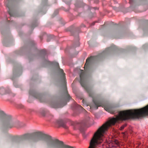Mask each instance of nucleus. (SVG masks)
Returning a JSON list of instances; mask_svg holds the SVG:
<instances>
[{"label": "nucleus", "instance_id": "1", "mask_svg": "<svg viewBox=\"0 0 148 148\" xmlns=\"http://www.w3.org/2000/svg\"><path fill=\"white\" fill-rule=\"evenodd\" d=\"M92 101L95 104V108L96 109H98L99 106H103L104 107V109L106 111L112 114L115 113L116 111L115 108L112 105L104 106L102 101L98 100L93 97L92 98Z\"/></svg>", "mask_w": 148, "mask_h": 148}, {"label": "nucleus", "instance_id": "11", "mask_svg": "<svg viewBox=\"0 0 148 148\" xmlns=\"http://www.w3.org/2000/svg\"><path fill=\"white\" fill-rule=\"evenodd\" d=\"M95 15V12H90L89 14V17L90 18H91L94 16Z\"/></svg>", "mask_w": 148, "mask_h": 148}, {"label": "nucleus", "instance_id": "12", "mask_svg": "<svg viewBox=\"0 0 148 148\" xmlns=\"http://www.w3.org/2000/svg\"><path fill=\"white\" fill-rule=\"evenodd\" d=\"M7 6L9 8V10L8 11V12L9 14H10V15L11 16H12V15H13L12 12L11 11H10V7H9V6L8 5H7Z\"/></svg>", "mask_w": 148, "mask_h": 148}, {"label": "nucleus", "instance_id": "20", "mask_svg": "<svg viewBox=\"0 0 148 148\" xmlns=\"http://www.w3.org/2000/svg\"><path fill=\"white\" fill-rule=\"evenodd\" d=\"M95 22H94V23H92V25H94V24H95Z\"/></svg>", "mask_w": 148, "mask_h": 148}, {"label": "nucleus", "instance_id": "28", "mask_svg": "<svg viewBox=\"0 0 148 148\" xmlns=\"http://www.w3.org/2000/svg\"><path fill=\"white\" fill-rule=\"evenodd\" d=\"M1 33H2V31H1Z\"/></svg>", "mask_w": 148, "mask_h": 148}, {"label": "nucleus", "instance_id": "18", "mask_svg": "<svg viewBox=\"0 0 148 148\" xmlns=\"http://www.w3.org/2000/svg\"><path fill=\"white\" fill-rule=\"evenodd\" d=\"M23 107L24 106H23V105H20V108H23Z\"/></svg>", "mask_w": 148, "mask_h": 148}, {"label": "nucleus", "instance_id": "21", "mask_svg": "<svg viewBox=\"0 0 148 148\" xmlns=\"http://www.w3.org/2000/svg\"><path fill=\"white\" fill-rule=\"evenodd\" d=\"M110 49V48H107L106 49H107L108 50H109Z\"/></svg>", "mask_w": 148, "mask_h": 148}, {"label": "nucleus", "instance_id": "19", "mask_svg": "<svg viewBox=\"0 0 148 148\" xmlns=\"http://www.w3.org/2000/svg\"><path fill=\"white\" fill-rule=\"evenodd\" d=\"M134 1V0H130V3H131V2H132Z\"/></svg>", "mask_w": 148, "mask_h": 148}, {"label": "nucleus", "instance_id": "10", "mask_svg": "<svg viewBox=\"0 0 148 148\" xmlns=\"http://www.w3.org/2000/svg\"><path fill=\"white\" fill-rule=\"evenodd\" d=\"M6 93V90L5 89L3 88H0V94L3 95Z\"/></svg>", "mask_w": 148, "mask_h": 148}, {"label": "nucleus", "instance_id": "23", "mask_svg": "<svg viewBox=\"0 0 148 148\" xmlns=\"http://www.w3.org/2000/svg\"><path fill=\"white\" fill-rule=\"evenodd\" d=\"M82 26L83 27H85V25H82Z\"/></svg>", "mask_w": 148, "mask_h": 148}, {"label": "nucleus", "instance_id": "27", "mask_svg": "<svg viewBox=\"0 0 148 148\" xmlns=\"http://www.w3.org/2000/svg\"><path fill=\"white\" fill-rule=\"evenodd\" d=\"M79 46V45L78 44V46Z\"/></svg>", "mask_w": 148, "mask_h": 148}, {"label": "nucleus", "instance_id": "16", "mask_svg": "<svg viewBox=\"0 0 148 148\" xmlns=\"http://www.w3.org/2000/svg\"><path fill=\"white\" fill-rule=\"evenodd\" d=\"M83 136L84 138H85L86 137V135L85 133L83 134Z\"/></svg>", "mask_w": 148, "mask_h": 148}, {"label": "nucleus", "instance_id": "8", "mask_svg": "<svg viewBox=\"0 0 148 148\" xmlns=\"http://www.w3.org/2000/svg\"><path fill=\"white\" fill-rule=\"evenodd\" d=\"M94 57H90L88 58L86 60V62L85 63L84 67V68L85 70L88 67L90 62L92 58Z\"/></svg>", "mask_w": 148, "mask_h": 148}, {"label": "nucleus", "instance_id": "22", "mask_svg": "<svg viewBox=\"0 0 148 148\" xmlns=\"http://www.w3.org/2000/svg\"><path fill=\"white\" fill-rule=\"evenodd\" d=\"M40 39L42 40V38L41 37H40Z\"/></svg>", "mask_w": 148, "mask_h": 148}, {"label": "nucleus", "instance_id": "17", "mask_svg": "<svg viewBox=\"0 0 148 148\" xmlns=\"http://www.w3.org/2000/svg\"><path fill=\"white\" fill-rule=\"evenodd\" d=\"M79 108L81 109H83V108L80 106L78 105Z\"/></svg>", "mask_w": 148, "mask_h": 148}, {"label": "nucleus", "instance_id": "3", "mask_svg": "<svg viewBox=\"0 0 148 148\" xmlns=\"http://www.w3.org/2000/svg\"><path fill=\"white\" fill-rule=\"evenodd\" d=\"M80 82L82 86L84 88L87 92L89 93V96L91 97H92V95L90 92V91L88 88L86 86L84 81V73L82 72L80 75Z\"/></svg>", "mask_w": 148, "mask_h": 148}, {"label": "nucleus", "instance_id": "6", "mask_svg": "<svg viewBox=\"0 0 148 148\" xmlns=\"http://www.w3.org/2000/svg\"><path fill=\"white\" fill-rule=\"evenodd\" d=\"M63 92L65 98L68 100V101L71 99V97L69 95L68 93L67 90V88L66 86H64L63 88Z\"/></svg>", "mask_w": 148, "mask_h": 148}, {"label": "nucleus", "instance_id": "25", "mask_svg": "<svg viewBox=\"0 0 148 148\" xmlns=\"http://www.w3.org/2000/svg\"><path fill=\"white\" fill-rule=\"evenodd\" d=\"M42 115L43 116H45V114H42Z\"/></svg>", "mask_w": 148, "mask_h": 148}, {"label": "nucleus", "instance_id": "26", "mask_svg": "<svg viewBox=\"0 0 148 148\" xmlns=\"http://www.w3.org/2000/svg\"><path fill=\"white\" fill-rule=\"evenodd\" d=\"M7 1H8V2H9V1L10 0H7Z\"/></svg>", "mask_w": 148, "mask_h": 148}, {"label": "nucleus", "instance_id": "7", "mask_svg": "<svg viewBox=\"0 0 148 148\" xmlns=\"http://www.w3.org/2000/svg\"><path fill=\"white\" fill-rule=\"evenodd\" d=\"M57 124L60 126L62 127L65 129H67V127L66 126L65 123L61 120L57 121Z\"/></svg>", "mask_w": 148, "mask_h": 148}, {"label": "nucleus", "instance_id": "2", "mask_svg": "<svg viewBox=\"0 0 148 148\" xmlns=\"http://www.w3.org/2000/svg\"><path fill=\"white\" fill-rule=\"evenodd\" d=\"M0 122L3 123L4 127L6 129L11 128L14 126L11 119L7 117L4 112L0 110Z\"/></svg>", "mask_w": 148, "mask_h": 148}, {"label": "nucleus", "instance_id": "9", "mask_svg": "<svg viewBox=\"0 0 148 148\" xmlns=\"http://www.w3.org/2000/svg\"><path fill=\"white\" fill-rule=\"evenodd\" d=\"M66 104V103H65V104H64L63 105H60V104L55 103H53L52 105V106L53 108H61L62 107L64 106H65V105Z\"/></svg>", "mask_w": 148, "mask_h": 148}, {"label": "nucleus", "instance_id": "15", "mask_svg": "<svg viewBox=\"0 0 148 148\" xmlns=\"http://www.w3.org/2000/svg\"><path fill=\"white\" fill-rule=\"evenodd\" d=\"M65 3L66 4L69 5L70 4L71 2L70 1H66Z\"/></svg>", "mask_w": 148, "mask_h": 148}, {"label": "nucleus", "instance_id": "24", "mask_svg": "<svg viewBox=\"0 0 148 148\" xmlns=\"http://www.w3.org/2000/svg\"><path fill=\"white\" fill-rule=\"evenodd\" d=\"M90 107H92V106L91 105V106H90Z\"/></svg>", "mask_w": 148, "mask_h": 148}, {"label": "nucleus", "instance_id": "14", "mask_svg": "<svg viewBox=\"0 0 148 148\" xmlns=\"http://www.w3.org/2000/svg\"><path fill=\"white\" fill-rule=\"evenodd\" d=\"M58 13V10H56L55 11L54 13L53 14V15L54 14V16L53 17L56 15H57Z\"/></svg>", "mask_w": 148, "mask_h": 148}, {"label": "nucleus", "instance_id": "4", "mask_svg": "<svg viewBox=\"0 0 148 148\" xmlns=\"http://www.w3.org/2000/svg\"><path fill=\"white\" fill-rule=\"evenodd\" d=\"M29 94L34 97L38 99L40 102H42V97L41 95L35 92L34 91L30 90L29 92Z\"/></svg>", "mask_w": 148, "mask_h": 148}, {"label": "nucleus", "instance_id": "13", "mask_svg": "<svg viewBox=\"0 0 148 148\" xmlns=\"http://www.w3.org/2000/svg\"><path fill=\"white\" fill-rule=\"evenodd\" d=\"M126 125H127L126 124H125L122 125L121 127L120 130H122L124 128V127H126Z\"/></svg>", "mask_w": 148, "mask_h": 148}, {"label": "nucleus", "instance_id": "5", "mask_svg": "<svg viewBox=\"0 0 148 148\" xmlns=\"http://www.w3.org/2000/svg\"><path fill=\"white\" fill-rule=\"evenodd\" d=\"M48 64H52L53 65L56 66L57 68H58L60 69V72L62 73V76L63 77V80H65V74L64 73L63 70L60 69L59 67V64L57 62H53L52 63L47 61Z\"/></svg>", "mask_w": 148, "mask_h": 148}]
</instances>
